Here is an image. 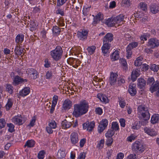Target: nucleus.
<instances>
[{"mask_svg": "<svg viewBox=\"0 0 159 159\" xmlns=\"http://www.w3.org/2000/svg\"><path fill=\"white\" fill-rule=\"evenodd\" d=\"M89 108L88 103L85 100L81 102L79 104L74 105V111L73 114L76 117H78L85 114Z\"/></svg>", "mask_w": 159, "mask_h": 159, "instance_id": "obj_1", "label": "nucleus"}, {"mask_svg": "<svg viewBox=\"0 0 159 159\" xmlns=\"http://www.w3.org/2000/svg\"><path fill=\"white\" fill-rule=\"evenodd\" d=\"M113 39V35L111 33L107 34L103 38V45L102 47V52L104 56H107L111 44L109 42H111Z\"/></svg>", "mask_w": 159, "mask_h": 159, "instance_id": "obj_2", "label": "nucleus"}, {"mask_svg": "<svg viewBox=\"0 0 159 159\" xmlns=\"http://www.w3.org/2000/svg\"><path fill=\"white\" fill-rule=\"evenodd\" d=\"M62 52L61 47L57 46L54 50L51 52V55L54 60L57 61L61 58Z\"/></svg>", "mask_w": 159, "mask_h": 159, "instance_id": "obj_3", "label": "nucleus"}, {"mask_svg": "<svg viewBox=\"0 0 159 159\" xmlns=\"http://www.w3.org/2000/svg\"><path fill=\"white\" fill-rule=\"evenodd\" d=\"M138 112L141 114L143 117L144 118L145 120H147L150 118V115L147 107H145L144 106L140 105L138 108Z\"/></svg>", "mask_w": 159, "mask_h": 159, "instance_id": "obj_4", "label": "nucleus"}, {"mask_svg": "<svg viewBox=\"0 0 159 159\" xmlns=\"http://www.w3.org/2000/svg\"><path fill=\"white\" fill-rule=\"evenodd\" d=\"M132 148L133 151L137 152L139 151L142 152L144 150V146L138 141H136L134 143Z\"/></svg>", "mask_w": 159, "mask_h": 159, "instance_id": "obj_5", "label": "nucleus"}, {"mask_svg": "<svg viewBox=\"0 0 159 159\" xmlns=\"http://www.w3.org/2000/svg\"><path fill=\"white\" fill-rule=\"evenodd\" d=\"M157 90L156 94L157 96H159V81L157 80L155 82L151 85L150 88V91L152 93H153Z\"/></svg>", "mask_w": 159, "mask_h": 159, "instance_id": "obj_6", "label": "nucleus"}, {"mask_svg": "<svg viewBox=\"0 0 159 159\" xmlns=\"http://www.w3.org/2000/svg\"><path fill=\"white\" fill-rule=\"evenodd\" d=\"M26 72L28 75L30 76L31 78L33 80L36 79L39 76L37 71L33 68L28 69Z\"/></svg>", "mask_w": 159, "mask_h": 159, "instance_id": "obj_7", "label": "nucleus"}, {"mask_svg": "<svg viewBox=\"0 0 159 159\" xmlns=\"http://www.w3.org/2000/svg\"><path fill=\"white\" fill-rule=\"evenodd\" d=\"M83 127L84 129H87L89 131H92L95 126V123L94 121L89 122L87 121L83 125Z\"/></svg>", "mask_w": 159, "mask_h": 159, "instance_id": "obj_8", "label": "nucleus"}, {"mask_svg": "<svg viewBox=\"0 0 159 159\" xmlns=\"http://www.w3.org/2000/svg\"><path fill=\"white\" fill-rule=\"evenodd\" d=\"M159 45V41L156 39H151L148 41V46H150L152 48H153L156 47H157Z\"/></svg>", "mask_w": 159, "mask_h": 159, "instance_id": "obj_9", "label": "nucleus"}, {"mask_svg": "<svg viewBox=\"0 0 159 159\" xmlns=\"http://www.w3.org/2000/svg\"><path fill=\"white\" fill-rule=\"evenodd\" d=\"M22 119L21 115L16 116L12 118V121L16 124L21 125L24 123Z\"/></svg>", "mask_w": 159, "mask_h": 159, "instance_id": "obj_10", "label": "nucleus"}, {"mask_svg": "<svg viewBox=\"0 0 159 159\" xmlns=\"http://www.w3.org/2000/svg\"><path fill=\"white\" fill-rule=\"evenodd\" d=\"M135 87L136 85L134 84H130L129 86L128 92L132 96H134L136 93Z\"/></svg>", "mask_w": 159, "mask_h": 159, "instance_id": "obj_11", "label": "nucleus"}, {"mask_svg": "<svg viewBox=\"0 0 159 159\" xmlns=\"http://www.w3.org/2000/svg\"><path fill=\"white\" fill-rule=\"evenodd\" d=\"M118 75L115 73L112 72L109 78V82L111 85H114L116 81V79Z\"/></svg>", "mask_w": 159, "mask_h": 159, "instance_id": "obj_12", "label": "nucleus"}, {"mask_svg": "<svg viewBox=\"0 0 159 159\" xmlns=\"http://www.w3.org/2000/svg\"><path fill=\"white\" fill-rule=\"evenodd\" d=\"M30 92V88L26 87L20 91L19 95L20 96L24 97L28 95Z\"/></svg>", "mask_w": 159, "mask_h": 159, "instance_id": "obj_13", "label": "nucleus"}, {"mask_svg": "<svg viewBox=\"0 0 159 159\" xmlns=\"http://www.w3.org/2000/svg\"><path fill=\"white\" fill-rule=\"evenodd\" d=\"M72 105V102L69 99L66 100L63 104V107L64 109H70Z\"/></svg>", "mask_w": 159, "mask_h": 159, "instance_id": "obj_14", "label": "nucleus"}, {"mask_svg": "<svg viewBox=\"0 0 159 159\" xmlns=\"http://www.w3.org/2000/svg\"><path fill=\"white\" fill-rule=\"evenodd\" d=\"M71 143L73 144H75L78 142V138L77 133H73L70 136Z\"/></svg>", "mask_w": 159, "mask_h": 159, "instance_id": "obj_15", "label": "nucleus"}, {"mask_svg": "<svg viewBox=\"0 0 159 159\" xmlns=\"http://www.w3.org/2000/svg\"><path fill=\"white\" fill-rule=\"evenodd\" d=\"M138 86L140 89H143L146 85V82L145 80L142 78H139L138 80Z\"/></svg>", "mask_w": 159, "mask_h": 159, "instance_id": "obj_16", "label": "nucleus"}, {"mask_svg": "<svg viewBox=\"0 0 159 159\" xmlns=\"http://www.w3.org/2000/svg\"><path fill=\"white\" fill-rule=\"evenodd\" d=\"M72 125L71 122H68L66 120L62 121L61 123V125L63 129H67L70 128Z\"/></svg>", "mask_w": 159, "mask_h": 159, "instance_id": "obj_17", "label": "nucleus"}, {"mask_svg": "<svg viewBox=\"0 0 159 159\" xmlns=\"http://www.w3.org/2000/svg\"><path fill=\"white\" fill-rule=\"evenodd\" d=\"M23 79L18 76H16L14 78L13 84L15 85L20 84L23 82Z\"/></svg>", "mask_w": 159, "mask_h": 159, "instance_id": "obj_18", "label": "nucleus"}, {"mask_svg": "<svg viewBox=\"0 0 159 159\" xmlns=\"http://www.w3.org/2000/svg\"><path fill=\"white\" fill-rule=\"evenodd\" d=\"M151 11L152 13L155 14L159 10V7L156 4H152L150 6Z\"/></svg>", "mask_w": 159, "mask_h": 159, "instance_id": "obj_19", "label": "nucleus"}, {"mask_svg": "<svg viewBox=\"0 0 159 159\" xmlns=\"http://www.w3.org/2000/svg\"><path fill=\"white\" fill-rule=\"evenodd\" d=\"M66 154L65 152V150L62 148H61L58 151L57 153V156L59 158H62L65 157Z\"/></svg>", "mask_w": 159, "mask_h": 159, "instance_id": "obj_20", "label": "nucleus"}, {"mask_svg": "<svg viewBox=\"0 0 159 159\" xmlns=\"http://www.w3.org/2000/svg\"><path fill=\"white\" fill-rule=\"evenodd\" d=\"M113 19L116 23H119L123 21L124 19V16L123 15L120 14L116 17L113 18Z\"/></svg>", "mask_w": 159, "mask_h": 159, "instance_id": "obj_21", "label": "nucleus"}, {"mask_svg": "<svg viewBox=\"0 0 159 159\" xmlns=\"http://www.w3.org/2000/svg\"><path fill=\"white\" fill-rule=\"evenodd\" d=\"M106 24L109 27L114 26L116 23L114 20L113 18H109L106 22Z\"/></svg>", "mask_w": 159, "mask_h": 159, "instance_id": "obj_22", "label": "nucleus"}, {"mask_svg": "<svg viewBox=\"0 0 159 159\" xmlns=\"http://www.w3.org/2000/svg\"><path fill=\"white\" fill-rule=\"evenodd\" d=\"M35 142L33 140H28L25 143V147L27 146L28 148H32L34 147Z\"/></svg>", "mask_w": 159, "mask_h": 159, "instance_id": "obj_23", "label": "nucleus"}, {"mask_svg": "<svg viewBox=\"0 0 159 159\" xmlns=\"http://www.w3.org/2000/svg\"><path fill=\"white\" fill-rule=\"evenodd\" d=\"M103 15L99 12L98 14L94 18V22L97 23L98 21L103 19Z\"/></svg>", "mask_w": 159, "mask_h": 159, "instance_id": "obj_24", "label": "nucleus"}, {"mask_svg": "<svg viewBox=\"0 0 159 159\" xmlns=\"http://www.w3.org/2000/svg\"><path fill=\"white\" fill-rule=\"evenodd\" d=\"M24 35L23 34L17 35L16 38V42L18 43H21L24 40Z\"/></svg>", "mask_w": 159, "mask_h": 159, "instance_id": "obj_25", "label": "nucleus"}, {"mask_svg": "<svg viewBox=\"0 0 159 159\" xmlns=\"http://www.w3.org/2000/svg\"><path fill=\"white\" fill-rule=\"evenodd\" d=\"M119 56L118 52L115 51L111 55V59L112 61H114L119 58Z\"/></svg>", "mask_w": 159, "mask_h": 159, "instance_id": "obj_26", "label": "nucleus"}, {"mask_svg": "<svg viewBox=\"0 0 159 159\" xmlns=\"http://www.w3.org/2000/svg\"><path fill=\"white\" fill-rule=\"evenodd\" d=\"M159 120V116L158 115H154L152 116L151 119V122L153 124H156Z\"/></svg>", "mask_w": 159, "mask_h": 159, "instance_id": "obj_27", "label": "nucleus"}, {"mask_svg": "<svg viewBox=\"0 0 159 159\" xmlns=\"http://www.w3.org/2000/svg\"><path fill=\"white\" fill-rule=\"evenodd\" d=\"M23 50H21L20 47L18 46H16L14 49L15 54L17 55V56L21 55L23 53Z\"/></svg>", "mask_w": 159, "mask_h": 159, "instance_id": "obj_28", "label": "nucleus"}, {"mask_svg": "<svg viewBox=\"0 0 159 159\" xmlns=\"http://www.w3.org/2000/svg\"><path fill=\"white\" fill-rule=\"evenodd\" d=\"M149 67L151 70L154 72H157L159 69V66L155 64H151Z\"/></svg>", "mask_w": 159, "mask_h": 159, "instance_id": "obj_29", "label": "nucleus"}, {"mask_svg": "<svg viewBox=\"0 0 159 159\" xmlns=\"http://www.w3.org/2000/svg\"><path fill=\"white\" fill-rule=\"evenodd\" d=\"M115 131L113 130V129L111 128L110 130L107 131V132L106 133L105 136L107 137H111L113 136L115 134Z\"/></svg>", "mask_w": 159, "mask_h": 159, "instance_id": "obj_30", "label": "nucleus"}, {"mask_svg": "<svg viewBox=\"0 0 159 159\" xmlns=\"http://www.w3.org/2000/svg\"><path fill=\"white\" fill-rule=\"evenodd\" d=\"M133 49V48L132 47V46L131 44L129 43V45L127 46L126 48V52H127V54L128 55L127 56L128 57H130L132 55V52L131 51L132 49Z\"/></svg>", "mask_w": 159, "mask_h": 159, "instance_id": "obj_31", "label": "nucleus"}, {"mask_svg": "<svg viewBox=\"0 0 159 159\" xmlns=\"http://www.w3.org/2000/svg\"><path fill=\"white\" fill-rule=\"evenodd\" d=\"M98 98L100 99L102 102L105 103H108L109 101V100L106 96L102 95L101 96V98H100L99 96H98Z\"/></svg>", "mask_w": 159, "mask_h": 159, "instance_id": "obj_32", "label": "nucleus"}, {"mask_svg": "<svg viewBox=\"0 0 159 159\" xmlns=\"http://www.w3.org/2000/svg\"><path fill=\"white\" fill-rule=\"evenodd\" d=\"M96 49V47L94 46L88 47L87 50L89 53L90 54H93L95 50Z\"/></svg>", "mask_w": 159, "mask_h": 159, "instance_id": "obj_33", "label": "nucleus"}, {"mask_svg": "<svg viewBox=\"0 0 159 159\" xmlns=\"http://www.w3.org/2000/svg\"><path fill=\"white\" fill-rule=\"evenodd\" d=\"M6 90L9 93L11 94L13 92V89L12 86L9 84H7L6 87Z\"/></svg>", "mask_w": 159, "mask_h": 159, "instance_id": "obj_34", "label": "nucleus"}, {"mask_svg": "<svg viewBox=\"0 0 159 159\" xmlns=\"http://www.w3.org/2000/svg\"><path fill=\"white\" fill-rule=\"evenodd\" d=\"M111 128V129H113V130H114V131L118 130L119 129V125L117 122H113L112 125V126Z\"/></svg>", "mask_w": 159, "mask_h": 159, "instance_id": "obj_35", "label": "nucleus"}, {"mask_svg": "<svg viewBox=\"0 0 159 159\" xmlns=\"http://www.w3.org/2000/svg\"><path fill=\"white\" fill-rule=\"evenodd\" d=\"M7 126L9 127L8 130L9 132L12 133L15 131L14 126L12 124H7Z\"/></svg>", "mask_w": 159, "mask_h": 159, "instance_id": "obj_36", "label": "nucleus"}, {"mask_svg": "<svg viewBox=\"0 0 159 159\" xmlns=\"http://www.w3.org/2000/svg\"><path fill=\"white\" fill-rule=\"evenodd\" d=\"M139 58H140V57H138L137 59L134 62V64L135 66H138L142 65V60H140Z\"/></svg>", "mask_w": 159, "mask_h": 159, "instance_id": "obj_37", "label": "nucleus"}, {"mask_svg": "<svg viewBox=\"0 0 159 159\" xmlns=\"http://www.w3.org/2000/svg\"><path fill=\"white\" fill-rule=\"evenodd\" d=\"M45 152L44 150L40 151L38 154V157L39 159H43Z\"/></svg>", "mask_w": 159, "mask_h": 159, "instance_id": "obj_38", "label": "nucleus"}, {"mask_svg": "<svg viewBox=\"0 0 159 159\" xmlns=\"http://www.w3.org/2000/svg\"><path fill=\"white\" fill-rule=\"evenodd\" d=\"M6 124V122H5L4 119L2 118L0 119V129L2 128H4Z\"/></svg>", "mask_w": 159, "mask_h": 159, "instance_id": "obj_39", "label": "nucleus"}, {"mask_svg": "<svg viewBox=\"0 0 159 159\" xmlns=\"http://www.w3.org/2000/svg\"><path fill=\"white\" fill-rule=\"evenodd\" d=\"M107 139L106 142V144L108 146H110L112 144L113 140V139L111 137H107Z\"/></svg>", "mask_w": 159, "mask_h": 159, "instance_id": "obj_40", "label": "nucleus"}, {"mask_svg": "<svg viewBox=\"0 0 159 159\" xmlns=\"http://www.w3.org/2000/svg\"><path fill=\"white\" fill-rule=\"evenodd\" d=\"M91 6L87 7L86 6H84L83 8V14L86 16L87 15V12L89 11L90 7Z\"/></svg>", "mask_w": 159, "mask_h": 159, "instance_id": "obj_41", "label": "nucleus"}, {"mask_svg": "<svg viewBox=\"0 0 159 159\" xmlns=\"http://www.w3.org/2000/svg\"><path fill=\"white\" fill-rule=\"evenodd\" d=\"M140 7L141 9L144 11H146L147 8V4L144 3H140Z\"/></svg>", "mask_w": 159, "mask_h": 159, "instance_id": "obj_42", "label": "nucleus"}, {"mask_svg": "<svg viewBox=\"0 0 159 159\" xmlns=\"http://www.w3.org/2000/svg\"><path fill=\"white\" fill-rule=\"evenodd\" d=\"M104 142V139L101 140L99 142V143H98L97 145V147L99 149L102 148L103 146Z\"/></svg>", "mask_w": 159, "mask_h": 159, "instance_id": "obj_43", "label": "nucleus"}, {"mask_svg": "<svg viewBox=\"0 0 159 159\" xmlns=\"http://www.w3.org/2000/svg\"><path fill=\"white\" fill-rule=\"evenodd\" d=\"M108 121L106 119H103L102 120L100 123V124L102 125V126H104L106 128L108 125Z\"/></svg>", "mask_w": 159, "mask_h": 159, "instance_id": "obj_44", "label": "nucleus"}, {"mask_svg": "<svg viewBox=\"0 0 159 159\" xmlns=\"http://www.w3.org/2000/svg\"><path fill=\"white\" fill-rule=\"evenodd\" d=\"M155 82V80L153 77L149 78L147 81V84H152Z\"/></svg>", "mask_w": 159, "mask_h": 159, "instance_id": "obj_45", "label": "nucleus"}, {"mask_svg": "<svg viewBox=\"0 0 159 159\" xmlns=\"http://www.w3.org/2000/svg\"><path fill=\"white\" fill-rule=\"evenodd\" d=\"M36 121V117L35 116H34L31 121H30L29 124L28 125V126H30L31 127L33 126L34 125V123Z\"/></svg>", "mask_w": 159, "mask_h": 159, "instance_id": "obj_46", "label": "nucleus"}, {"mask_svg": "<svg viewBox=\"0 0 159 159\" xmlns=\"http://www.w3.org/2000/svg\"><path fill=\"white\" fill-rule=\"evenodd\" d=\"M48 126L53 129H55L56 127V124L55 121H52L49 124Z\"/></svg>", "mask_w": 159, "mask_h": 159, "instance_id": "obj_47", "label": "nucleus"}, {"mask_svg": "<svg viewBox=\"0 0 159 159\" xmlns=\"http://www.w3.org/2000/svg\"><path fill=\"white\" fill-rule=\"evenodd\" d=\"M52 31L54 34H57L60 32L59 28L57 26H55L53 27Z\"/></svg>", "mask_w": 159, "mask_h": 159, "instance_id": "obj_48", "label": "nucleus"}, {"mask_svg": "<svg viewBox=\"0 0 159 159\" xmlns=\"http://www.w3.org/2000/svg\"><path fill=\"white\" fill-rule=\"evenodd\" d=\"M77 34L80 39V40H83L87 38H84V35L80 32H78Z\"/></svg>", "mask_w": 159, "mask_h": 159, "instance_id": "obj_49", "label": "nucleus"}, {"mask_svg": "<svg viewBox=\"0 0 159 159\" xmlns=\"http://www.w3.org/2000/svg\"><path fill=\"white\" fill-rule=\"evenodd\" d=\"M67 0H57V6H60L63 5Z\"/></svg>", "mask_w": 159, "mask_h": 159, "instance_id": "obj_50", "label": "nucleus"}, {"mask_svg": "<svg viewBox=\"0 0 159 159\" xmlns=\"http://www.w3.org/2000/svg\"><path fill=\"white\" fill-rule=\"evenodd\" d=\"M105 128H106L103 126H102V125L100 124L98 125V132L100 133H101L103 131V130L105 129Z\"/></svg>", "mask_w": 159, "mask_h": 159, "instance_id": "obj_51", "label": "nucleus"}, {"mask_svg": "<svg viewBox=\"0 0 159 159\" xmlns=\"http://www.w3.org/2000/svg\"><path fill=\"white\" fill-rule=\"evenodd\" d=\"M12 102L10 99H8V102L6 105V108L8 110L11 107L12 105Z\"/></svg>", "mask_w": 159, "mask_h": 159, "instance_id": "obj_52", "label": "nucleus"}, {"mask_svg": "<svg viewBox=\"0 0 159 159\" xmlns=\"http://www.w3.org/2000/svg\"><path fill=\"white\" fill-rule=\"evenodd\" d=\"M139 71L138 69L133 70L132 74L137 76V77H138L139 75Z\"/></svg>", "mask_w": 159, "mask_h": 159, "instance_id": "obj_53", "label": "nucleus"}, {"mask_svg": "<svg viewBox=\"0 0 159 159\" xmlns=\"http://www.w3.org/2000/svg\"><path fill=\"white\" fill-rule=\"evenodd\" d=\"M52 76V73L49 71L47 72L46 75V77L47 79H50Z\"/></svg>", "mask_w": 159, "mask_h": 159, "instance_id": "obj_54", "label": "nucleus"}, {"mask_svg": "<svg viewBox=\"0 0 159 159\" xmlns=\"http://www.w3.org/2000/svg\"><path fill=\"white\" fill-rule=\"evenodd\" d=\"M56 13L63 16L64 15V11L61 9H58L56 11Z\"/></svg>", "mask_w": 159, "mask_h": 159, "instance_id": "obj_55", "label": "nucleus"}, {"mask_svg": "<svg viewBox=\"0 0 159 159\" xmlns=\"http://www.w3.org/2000/svg\"><path fill=\"white\" fill-rule=\"evenodd\" d=\"M135 154H130L126 158V159H137Z\"/></svg>", "mask_w": 159, "mask_h": 159, "instance_id": "obj_56", "label": "nucleus"}, {"mask_svg": "<svg viewBox=\"0 0 159 159\" xmlns=\"http://www.w3.org/2000/svg\"><path fill=\"white\" fill-rule=\"evenodd\" d=\"M120 125L121 126L124 127L125 126V120L124 119H121L120 120Z\"/></svg>", "mask_w": 159, "mask_h": 159, "instance_id": "obj_57", "label": "nucleus"}, {"mask_svg": "<svg viewBox=\"0 0 159 159\" xmlns=\"http://www.w3.org/2000/svg\"><path fill=\"white\" fill-rule=\"evenodd\" d=\"M45 64L44 65V66L46 68H48L50 66V64L48 61V59H45L44 61Z\"/></svg>", "mask_w": 159, "mask_h": 159, "instance_id": "obj_58", "label": "nucleus"}, {"mask_svg": "<svg viewBox=\"0 0 159 159\" xmlns=\"http://www.w3.org/2000/svg\"><path fill=\"white\" fill-rule=\"evenodd\" d=\"M52 129L53 128H51L48 126L46 128V130L48 133L51 134L53 132Z\"/></svg>", "mask_w": 159, "mask_h": 159, "instance_id": "obj_59", "label": "nucleus"}, {"mask_svg": "<svg viewBox=\"0 0 159 159\" xmlns=\"http://www.w3.org/2000/svg\"><path fill=\"white\" fill-rule=\"evenodd\" d=\"M95 111L99 115H101L102 112V109L100 107L96 108Z\"/></svg>", "mask_w": 159, "mask_h": 159, "instance_id": "obj_60", "label": "nucleus"}, {"mask_svg": "<svg viewBox=\"0 0 159 159\" xmlns=\"http://www.w3.org/2000/svg\"><path fill=\"white\" fill-rule=\"evenodd\" d=\"M86 142V139H82L81 140L80 142V146L81 147H82L84 146Z\"/></svg>", "mask_w": 159, "mask_h": 159, "instance_id": "obj_61", "label": "nucleus"}, {"mask_svg": "<svg viewBox=\"0 0 159 159\" xmlns=\"http://www.w3.org/2000/svg\"><path fill=\"white\" fill-rule=\"evenodd\" d=\"M85 157V153L83 152L81 153L78 158L81 159H84Z\"/></svg>", "mask_w": 159, "mask_h": 159, "instance_id": "obj_62", "label": "nucleus"}, {"mask_svg": "<svg viewBox=\"0 0 159 159\" xmlns=\"http://www.w3.org/2000/svg\"><path fill=\"white\" fill-rule=\"evenodd\" d=\"M121 63L122 66L124 67H126L127 64L126 60L124 59H122L121 60Z\"/></svg>", "mask_w": 159, "mask_h": 159, "instance_id": "obj_63", "label": "nucleus"}, {"mask_svg": "<svg viewBox=\"0 0 159 159\" xmlns=\"http://www.w3.org/2000/svg\"><path fill=\"white\" fill-rule=\"evenodd\" d=\"M119 103L120 106L122 108L124 107L125 105V102L124 101L121 100L120 101Z\"/></svg>", "mask_w": 159, "mask_h": 159, "instance_id": "obj_64", "label": "nucleus"}]
</instances>
